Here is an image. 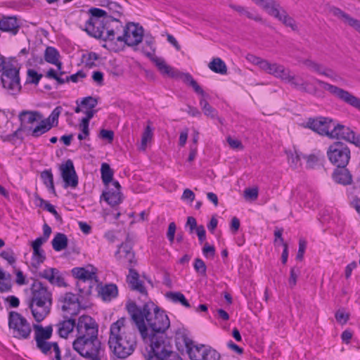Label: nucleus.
Here are the masks:
<instances>
[{"label": "nucleus", "mask_w": 360, "mask_h": 360, "mask_svg": "<svg viewBox=\"0 0 360 360\" xmlns=\"http://www.w3.org/2000/svg\"><path fill=\"white\" fill-rule=\"evenodd\" d=\"M126 309L137 327L149 350L147 360H182L179 354L166 343V330L170 326L168 316L153 302H146L141 307L129 300Z\"/></svg>", "instance_id": "obj_1"}, {"label": "nucleus", "mask_w": 360, "mask_h": 360, "mask_svg": "<svg viewBox=\"0 0 360 360\" xmlns=\"http://www.w3.org/2000/svg\"><path fill=\"white\" fill-rule=\"evenodd\" d=\"M125 319H119L110 326L108 345L115 356L126 359L134 352L137 340L136 333L125 327Z\"/></svg>", "instance_id": "obj_2"}, {"label": "nucleus", "mask_w": 360, "mask_h": 360, "mask_svg": "<svg viewBox=\"0 0 360 360\" xmlns=\"http://www.w3.org/2000/svg\"><path fill=\"white\" fill-rule=\"evenodd\" d=\"M116 259L125 266L129 271V274L127 276V282L132 290H136L142 295H147V290L143 285V283L139 280V274L134 266L137 264L135 259L134 252L132 251V241L127 235L125 242L122 243L115 252Z\"/></svg>", "instance_id": "obj_3"}, {"label": "nucleus", "mask_w": 360, "mask_h": 360, "mask_svg": "<svg viewBox=\"0 0 360 360\" xmlns=\"http://www.w3.org/2000/svg\"><path fill=\"white\" fill-rule=\"evenodd\" d=\"M31 295L27 304L34 320L39 323L50 313L52 294L41 282L35 280L30 287Z\"/></svg>", "instance_id": "obj_4"}, {"label": "nucleus", "mask_w": 360, "mask_h": 360, "mask_svg": "<svg viewBox=\"0 0 360 360\" xmlns=\"http://www.w3.org/2000/svg\"><path fill=\"white\" fill-rule=\"evenodd\" d=\"M109 27L108 38L124 42L125 45H139L144 37V29L138 22H129L123 26L117 19Z\"/></svg>", "instance_id": "obj_5"}, {"label": "nucleus", "mask_w": 360, "mask_h": 360, "mask_svg": "<svg viewBox=\"0 0 360 360\" xmlns=\"http://www.w3.org/2000/svg\"><path fill=\"white\" fill-rule=\"evenodd\" d=\"M71 271L75 278L79 279V281L77 282V286L79 293L75 295L69 292V311L71 309V305H75L77 309L82 307L84 308V302L85 296L91 294L92 285L89 284L88 288L86 289L85 287H81L82 283H84L86 281H90L91 283L92 281H98L96 275L97 269L96 268H92V270L89 271L84 267H75ZM69 313L71 316L77 314V312L75 311L72 312L69 311Z\"/></svg>", "instance_id": "obj_6"}, {"label": "nucleus", "mask_w": 360, "mask_h": 360, "mask_svg": "<svg viewBox=\"0 0 360 360\" xmlns=\"http://www.w3.org/2000/svg\"><path fill=\"white\" fill-rule=\"evenodd\" d=\"M20 127L13 134L8 136V139L14 137L18 131H26L34 137H38L48 131L51 127L48 120H44L43 115L37 111H22L19 115Z\"/></svg>", "instance_id": "obj_7"}, {"label": "nucleus", "mask_w": 360, "mask_h": 360, "mask_svg": "<svg viewBox=\"0 0 360 360\" xmlns=\"http://www.w3.org/2000/svg\"><path fill=\"white\" fill-rule=\"evenodd\" d=\"M73 349L82 357L89 360H102L105 348L98 336L76 338L72 342Z\"/></svg>", "instance_id": "obj_8"}, {"label": "nucleus", "mask_w": 360, "mask_h": 360, "mask_svg": "<svg viewBox=\"0 0 360 360\" xmlns=\"http://www.w3.org/2000/svg\"><path fill=\"white\" fill-rule=\"evenodd\" d=\"M76 329L77 338H86L98 335V325L91 316L82 315L77 320L69 317V334Z\"/></svg>", "instance_id": "obj_9"}, {"label": "nucleus", "mask_w": 360, "mask_h": 360, "mask_svg": "<svg viewBox=\"0 0 360 360\" xmlns=\"http://www.w3.org/2000/svg\"><path fill=\"white\" fill-rule=\"evenodd\" d=\"M155 64L162 75H167L172 78L181 79L186 84L192 87L197 94L202 96H205V92L190 73H184L174 70L173 68L168 65L162 58L155 59Z\"/></svg>", "instance_id": "obj_10"}, {"label": "nucleus", "mask_w": 360, "mask_h": 360, "mask_svg": "<svg viewBox=\"0 0 360 360\" xmlns=\"http://www.w3.org/2000/svg\"><path fill=\"white\" fill-rule=\"evenodd\" d=\"M117 20L115 17H107L101 19L89 18L86 22L84 30L87 34L96 39L103 41H113L114 39L108 38L109 27L113 23L112 21Z\"/></svg>", "instance_id": "obj_11"}, {"label": "nucleus", "mask_w": 360, "mask_h": 360, "mask_svg": "<svg viewBox=\"0 0 360 360\" xmlns=\"http://www.w3.org/2000/svg\"><path fill=\"white\" fill-rule=\"evenodd\" d=\"M186 352L191 360H220V354L205 345H195L194 342L188 338H184Z\"/></svg>", "instance_id": "obj_12"}, {"label": "nucleus", "mask_w": 360, "mask_h": 360, "mask_svg": "<svg viewBox=\"0 0 360 360\" xmlns=\"http://www.w3.org/2000/svg\"><path fill=\"white\" fill-rule=\"evenodd\" d=\"M316 82L323 89L328 91L338 100L360 111V98L356 96L349 91L320 79H316Z\"/></svg>", "instance_id": "obj_13"}, {"label": "nucleus", "mask_w": 360, "mask_h": 360, "mask_svg": "<svg viewBox=\"0 0 360 360\" xmlns=\"http://www.w3.org/2000/svg\"><path fill=\"white\" fill-rule=\"evenodd\" d=\"M8 326L13 330V337L18 339H27L32 332L30 324L27 319L16 311L9 313Z\"/></svg>", "instance_id": "obj_14"}, {"label": "nucleus", "mask_w": 360, "mask_h": 360, "mask_svg": "<svg viewBox=\"0 0 360 360\" xmlns=\"http://www.w3.org/2000/svg\"><path fill=\"white\" fill-rule=\"evenodd\" d=\"M350 150L340 141H335L327 150L329 161L335 166L347 165L350 160Z\"/></svg>", "instance_id": "obj_15"}, {"label": "nucleus", "mask_w": 360, "mask_h": 360, "mask_svg": "<svg viewBox=\"0 0 360 360\" xmlns=\"http://www.w3.org/2000/svg\"><path fill=\"white\" fill-rule=\"evenodd\" d=\"M335 122L333 119L326 117H309L304 127L311 129L319 135L330 139L331 128H333Z\"/></svg>", "instance_id": "obj_16"}, {"label": "nucleus", "mask_w": 360, "mask_h": 360, "mask_svg": "<svg viewBox=\"0 0 360 360\" xmlns=\"http://www.w3.org/2000/svg\"><path fill=\"white\" fill-rule=\"evenodd\" d=\"M330 139H344L356 146H360V134H356L349 127L341 124L335 123L333 128L331 129Z\"/></svg>", "instance_id": "obj_17"}, {"label": "nucleus", "mask_w": 360, "mask_h": 360, "mask_svg": "<svg viewBox=\"0 0 360 360\" xmlns=\"http://www.w3.org/2000/svg\"><path fill=\"white\" fill-rule=\"evenodd\" d=\"M1 83L6 89L19 90L20 89L19 70L16 68L7 65L1 75Z\"/></svg>", "instance_id": "obj_18"}, {"label": "nucleus", "mask_w": 360, "mask_h": 360, "mask_svg": "<svg viewBox=\"0 0 360 360\" xmlns=\"http://www.w3.org/2000/svg\"><path fill=\"white\" fill-rule=\"evenodd\" d=\"M286 82L290 84L294 88L316 97L324 98L325 96L324 93L316 86L308 82H303L302 79L296 78L295 75H291Z\"/></svg>", "instance_id": "obj_19"}, {"label": "nucleus", "mask_w": 360, "mask_h": 360, "mask_svg": "<svg viewBox=\"0 0 360 360\" xmlns=\"http://www.w3.org/2000/svg\"><path fill=\"white\" fill-rule=\"evenodd\" d=\"M267 12L269 15L278 18L286 26L291 27L292 30L296 29L293 18L287 14L286 11L280 6L278 2L273 3V6Z\"/></svg>", "instance_id": "obj_20"}, {"label": "nucleus", "mask_w": 360, "mask_h": 360, "mask_svg": "<svg viewBox=\"0 0 360 360\" xmlns=\"http://www.w3.org/2000/svg\"><path fill=\"white\" fill-rule=\"evenodd\" d=\"M41 278H44L49 281L53 285H56L59 287H65L66 283L65 277L63 274L55 268H50L45 269L39 274Z\"/></svg>", "instance_id": "obj_21"}, {"label": "nucleus", "mask_w": 360, "mask_h": 360, "mask_svg": "<svg viewBox=\"0 0 360 360\" xmlns=\"http://www.w3.org/2000/svg\"><path fill=\"white\" fill-rule=\"evenodd\" d=\"M20 25L15 16H2L0 18V30L16 35L19 32Z\"/></svg>", "instance_id": "obj_22"}, {"label": "nucleus", "mask_w": 360, "mask_h": 360, "mask_svg": "<svg viewBox=\"0 0 360 360\" xmlns=\"http://www.w3.org/2000/svg\"><path fill=\"white\" fill-rule=\"evenodd\" d=\"M347 166H338L334 169L332 178L335 183L343 186L350 185L352 183V175L347 168Z\"/></svg>", "instance_id": "obj_23"}, {"label": "nucleus", "mask_w": 360, "mask_h": 360, "mask_svg": "<svg viewBox=\"0 0 360 360\" xmlns=\"http://www.w3.org/2000/svg\"><path fill=\"white\" fill-rule=\"evenodd\" d=\"M112 186L115 189L112 188L108 191L103 192L101 198L103 197L110 205L115 206L121 203L122 193H121V186L117 181H112Z\"/></svg>", "instance_id": "obj_24"}, {"label": "nucleus", "mask_w": 360, "mask_h": 360, "mask_svg": "<svg viewBox=\"0 0 360 360\" xmlns=\"http://www.w3.org/2000/svg\"><path fill=\"white\" fill-rule=\"evenodd\" d=\"M330 11L334 16L352 27L360 33V20L353 18L349 14L337 7H333Z\"/></svg>", "instance_id": "obj_25"}, {"label": "nucleus", "mask_w": 360, "mask_h": 360, "mask_svg": "<svg viewBox=\"0 0 360 360\" xmlns=\"http://www.w3.org/2000/svg\"><path fill=\"white\" fill-rule=\"evenodd\" d=\"M33 328L36 342L48 340L51 338L53 333L52 326L43 327L41 325L34 324Z\"/></svg>", "instance_id": "obj_26"}, {"label": "nucleus", "mask_w": 360, "mask_h": 360, "mask_svg": "<svg viewBox=\"0 0 360 360\" xmlns=\"http://www.w3.org/2000/svg\"><path fill=\"white\" fill-rule=\"evenodd\" d=\"M36 345L37 348L44 354H48L53 347L56 354L55 357L56 360H60V352L57 342H47V340H44L36 342Z\"/></svg>", "instance_id": "obj_27"}, {"label": "nucleus", "mask_w": 360, "mask_h": 360, "mask_svg": "<svg viewBox=\"0 0 360 360\" xmlns=\"http://www.w3.org/2000/svg\"><path fill=\"white\" fill-rule=\"evenodd\" d=\"M307 158V167L309 169H315L322 165L324 161L325 157L320 152L316 154H310L308 156H304Z\"/></svg>", "instance_id": "obj_28"}, {"label": "nucleus", "mask_w": 360, "mask_h": 360, "mask_svg": "<svg viewBox=\"0 0 360 360\" xmlns=\"http://www.w3.org/2000/svg\"><path fill=\"white\" fill-rule=\"evenodd\" d=\"M59 53L52 46H47L44 53L45 60L49 63L56 65L60 68V63L58 60Z\"/></svg>", "instance_id": "obj_29"}, {"label": "nucleus", "mask_w": 360, "mask_h": 360, "mask_svg": "<svg viewBox=\"0 0 360 360\" xmlns=\"http://www.w3.org/2000/svg\"><path fill=\"white\" fill-rule=\"evenodd\" d=\"M101 179L104 185L108 186L112 182L114 171L109 164L103 162L101 167Z\"/></svg>", "instance_id": "obj_30"}, {"label": "nucleus", "mask_w": 360, "mask_h": 360, "mask_svg": "<svg viewBox=\"0 0 360 360\" xmlns=\"http://www.w3.org/2000/svg\"><path fill=\"white\" fill-rule=\"evenodd\" d=\"M51 243L54 250L61 251L68 245V238L65 234L58 233L54 236Z\"/></svg>", "instance_id": "obj_31"}, {"label": "nucleus", "mask_w": 360, "mask_h": 360, "mask_svg": "<svg viewBox=\"0 0 360 360\" xmlns=\"http://www.w3.org/2000/svg\"><path fill=\"white\" fill-rule=\"evenodd\" d=\"M208 97V95L205 93V96H201V98L200 99V105L204 112V114L210 117L212 119H214L217 117V110L212 108L207 101L206 100V98Z\"/></svg>", "instance_id": "obj_32"}, {"label": "nucleus", "mask_w": 360, "mask_h": 360, "mask_svg": "<svg viewBox=\"0 0 360 360\" xmlns=\"http://www.w3.org/2000/svg\"><path fill=\"white\" fill-rule=\"evenodd\" d=\"M209 68L214 72L221 75L226 74L227 68L225 63L220 58H214L208 65Z\"/></svg>", "instance_id": "obj_33"}, {"label": "nucleus", "mask_w": 360, "mask_h": 360, "mask_svg": "<svg viewBox=\"0 0 360 360\" xmlns=\"http://www.w3.org/2000/svg\"><path fill=\"white\" fill-rule=\"evenodd\" d=\"M100 293L104 300H110L117 297L118 293L117 287L113 283L107 284L101 288Z\"/></svg>", "instance_id": "obj_34"}, {"label": "nucleus", "mask_w": 360, "mask_h": 360, "mask_svg": "<svg viewBox=\"0 0 360 360\" xmlns=\"http://www.w3.org/2000/svg\"><path fill=\"white\" fill-rule=\"evenodd\" d=\"M166 297L167 298L170 299L173 302H175V303L179 302L186 308L191 307V304H189L188 300L186 299L184 294H182L180 292H167Z\"/></svg>", "instance_id": "obj_35"}, {"label": "nucleus", "mask_w": 360, "mask_h": 360, "mask_svg": "<svg viewBox=\"0 0 360 360\" xmlns=\"http://www.w3.org/2000/svg\"><path fill=\"white\" fill-rule=\"evenodd\" d=\"M231 8L237 11L241 15H245L250 19H252L255 21L261 20L259 15L255 13H252L247 10L246 8L238 6V5H230Z\"/></svg>", "instance_id": "obj_36"}, {"label": "nucleus", "mask_w": 360, "mask_h": 360, "mask_svg": "<svg viewBox=\"0 0 360 360\" xmlns=\"http://www.w3.org/2000/svg\"><path fill=\"white\" fill-rule=\"evenodd\" d=\"M41 178L44 184L46 186L49 190L55 193V188L53 185V177L51 170H44L41 173Z\"/></svg>", "instance_id": "obj_37"}, {"label": "nucleus", "mask_w": 360, "mask_h": 360, "mask_svg": "<svg viewBox=\"0 0 360 360\" xmlns=\"http://www.w3.org/2000/svg\"><path fill=\"white\" fill-rule=\"evenodd\" d=\"M262 70L265 71L268 74L276 77L277 75L278 74V68H280L281 65H279L278 63H271L266 60L265 62H263V63H262Z\"/></svg>", "instance_id": "obj_38"}, {"label": "nucleus", "mask_w": 360, "mask_h": 360, "mask_svg": "<svg viewBox=\"0 0 360 360\" xmlns=\"http://www.w3.org/2000/svg\"><path fill=\"white\" fill-rule=\"evenodd\" d=\"M78 185V176L72 160H69V187L76 188Z\"/></svg>", "instance_id": "obj_39"}, {"label": "nucleus", "mask_w": 360, "mask_h": 360, "mask_svg": "<svg viewBox=\"0 0 360 360\" xmlns=\"http://www.w3.org/2000/svg\"><path fill=\"white\" fill-rule=\"evenodd\" d=\"M45 255L42 249H33L32 265L37 267L45 260Z\"/></svg>", "instance_id": "obj_40"}, {"label": "nucleus", "mask_w": 360, "mask_h": 360, "mask_svg": "<svg viewBox=\"0 0 360 360\" xmlns=\"http://www.w3.org/2000/svg\"><path fill=\"white\" fill-rule=\"evenodd\" d=\"M153 136L152 129L150 126H147L141 136V143L139 150L144 151L146 148L147 143L151 140Z\"/></svg>", "instance_id": "obj_41"}, {"label": "nucleus", "mask_w": 360, "mask_h": 360, "mask_svg": "<svg viewBox=\"0 0 360 360\" xmlns=\"http://www.w3.org/2000/svg\"><path fill=\"white\" fill-rule=\"evenodd\" d=\"M82 58L84 59L86 66L93 68L96 66L95 61L99 58L98 54L94 52H89L86 54H83Z\"/></svg>", "instance_id": "obj_42"}, {"label": "nucleus", "mask_w": 360, "mask_h": 360, "mask_svg": "<svg viewBox=\"0 0 360 360\" xmlns=\"http://www.w3.org/2000/svg\"><path fill=\"white\" fill-rule=\"evenodd\" d=\"M101 6H106L109 11H110L112 13L117 14V16H121L122 15V7L115 2L104 0V2L101 4Z\"/></svg>", "instance_id": "obj_43"}, {"label": "nucleus", "mask_w": 360, "mask_h": 360, "mask_svg": "<svg viewBox=\"0 0 360 360\" xmlns=\"http://www.w3.org/2000/svg\"><path fill=\"white\" fill-rule=\"evenodd\" d=\"M303 64H304L307 68L314 70V72L322 75L325 68L323 67L321 64L317 63L311 60L306 59L302 61Z\"/></svg>", "instance_id": "obj_44"}, {"label": "nucleus", "mask_w": 360, "mask_h": 360, "mask_svg": "<svg viewBox=\"0 0 360 360\" xmlns=\"http://www.w3.org/2000/svg\"><path fill=\"white\" fill-rule=\"evenodd\" d=\"M89 123L80 121L79 129L81 131L77 136V139L80 141L86 139L89 136Z\"/></svg>", "instance_id": "obj_45"}, {"label": "nucleus", "mask_w": 360, "mask_h": 360, "mask_svg": "<svg viewBox=\"0 0 360 360\" xmlns=\"http://www.w3.org/2000/svg\"><path fill=\"white\" fill-rule=\"evenodd\" d=\"M80 104L88 110L94 109L98 104V99L92 96H87L80 101Z\"/></svg>", "instance_id": "obj_46"}, {"label": "nucleus", "mask_w": 360, "mask_h": 360, "mask_svg": "<svg viewBox=\"0 0 360 360\" xmlns=\"http://www.w3.org/2000/svg\"><path fill=\"white\" fill-rule=\"evenodd\" d=\"M194 269L200 275H205L207 266L204 261L200 258H196L193 264Z\"/></svg>", "instance_id": "obj_47"}, {"label": "nucleus", "mask_w": 360, "mask_h": 360, "mask_svg": "<svg viewBox=\"0 0 360 360\" xmlns=\"http://www.w3.org/2000/svg\"><path fill=\"white\" fill-rule=\"evenodd\" d=\"M41 77L42 75L38 74L33 69H29L27 70V82L30 83L37 84Z\"/></svg>", "instance_id": "obj_48"}, {"label": "nucleus", "mask_w": 360, "mask_h": 360, "mask_svg": "<svg viewBox=\"0 0 360 360\" xmlns=\"http://www.w3.org/2000/svg\"><path fill=\"white\" fill-rule=\"evenodd\" d=\"M68 320L64 319L60 321L56 326L58 327V334L60 337L63 338H68Z\"/></svg>", "instance_id": "obj_49"}, {"label": "nucleus", "mask_w": 360, "mask_h": 360, "mask_svg": "<svg viewBox=\"0 0 360 360\" xmlns=\"http://www.w3.org/2000/svg\"><path fill=\"white\" fill-rule=\"evenodd\" d=\"M89 13L91 15L90 18H95L96 19H101V18H104L108 17L107 15L106 11L98 8H91L89 10Z\"/></svg>", "instance_id": "obj_50"}, {"label": "nucleus", "mask_w": 360, "mask_h": 360, "mask_svg": "<svg viewBox=\"0 0 360 360\" xmlns=\"http://www.w3.org/2000/svg\"><path fill=\"white\" fill-rule=\"evenodd\" d=\"M335 317L338 323L344 325L348 321L349 314L346 313L343 309H339L336 311Z\"/></svg>", "instance_id": "obj_51"}, {"label": "nucleus", "mask_w": 360, "mask_h": 360, "mask_svg": "<svg viewBox=\"0 0 360 360\" xmlns=\"http://www.w3.org/2000/svg\"><path fill=\"white\" fill-rule=\"evenodd\" d=\"M0 256L6 260L9 264L13 265L15 263L16 259L15 257L14 253L11 250H6L2 251L0 253Z\"/></svg>", "instance_id": "obj_52"}, {"label": "nucleus", "mask_w": 360, "mask_h": 360, "mask_svg": "<svg viewBox=\"0 0 360 360\" xmlns=\"http://www.w3.org/2000/svg\"><path fill=\"white\" fill-rule=\"evenodd\" d=\"M299 273L300 271L298 269H296L295 267L291 268L288 279V283L290 288H293L296 285Z\"/></svg>", "instance_id": "obj_53"}, {"label": "nucleus", "mask_w": 360, "mask_h": 360, "mask_svg": "<svg viewBox=\"0 0 360 360\" xmlns=\"http://www.w3.org/2000/svg\"><path fill=\"white\" fill-rule=\"evenodd\" d=\"M61 177L63 180L64 188H68V161L63 162L59 166Z\"/></svg>", "instance_id": "obj_54"}, {"label": "nucleus", "mask_w": 360, "mask_h": 360, "mask_svg": "<svg viewBox=\"0 0 360 360\" xmlns=\"http://www.w3.org/2000/svg\"><path fill=\"white\" fill-rule=\"evenodd\" d=\"M133 47H134V50L135 51H141L146 56L149 58L150 59V60L153 61L154 63H155V59L160 58L155 56V49H152V51L150 52V51H146L145 50L144 46H133Z\"/></svg>", "instance_id": "obj_55"}, {"label": "nucleus", "mask_w": 360, "mask_h": 360, "mask_svg": "<svg viewBox=\"0 0 360 360\" xmlns=\"http://www.w3.org/2000/svg\"><path fill=\"white\" fill-rule=\"evenodd\" d=\"M291 75V72L288 68H284V66L281 65L280 68H278V74L276 77L281 79L283 81H286Z\"/></svg>", "instance_id": "obj_56"}, {"label": "nucleus", "mask_w": 360, "mask_h": 360, "mask_svg": "<svg viewBox=\"0 0 360 360\" xmlns=\"http://www.w3.org/2000/svg\"><path fill=\"white\" fill-rule=\"evenodd\" d=\"M307 243L303 239H300L299 240V248L296 255V259L299 261H302L304 257V254L306 250Z\"/></svg>", "instance_id": "obj_57"}, {"label": "nucleus", "mask_w": 360, "mask_h": 360, "mask_svg": "<svg viewBox=\"0 0 360 360\" xmlns=\"http://www.w3.org/2000/svg\"><path fill=\"white\" fill-rule=\"evenodd\" d=\"M258 196V189L257 188H247L244 191V197L245 199L255 200Z\"/></svg>", "instance_id": "obj_58"}, {"label": "nucleus", "mask_w": 360, "mask_h": 360, "mask_svg": "<svg viewBox=\"0 0 360 360\" xmlns=\"http://www.w3.org/2000/svg\"><path fill=\"white\" fill-rule=\"evenodd\" d=\"M257 6L262 7L266 11L272 6L273 3H276L274 0H252Z\"/></svg>", "instance_id": "obj_59"}, {"label": "nucleus", "mask_w": 360, "mask_h": 360, "mask_svg": "<svg viewBox=\"0 0 360 360\" xmlns=\"http://www.w3.org/2000/svg\"><path fill=\"white\" fill-rule=\"evenodd\" d=\"M226 141L231 148L238 150L243 149V146L240 141L233 139L230 136L226 138Z\"/></svg>", "instance_id": "obj_60"}, {"label": "nucleus", "mask_w": 360, "mask_h": 360, "mask_svg": "<svg viewBox=\"0 0 360 360\" xmlns=\"http://www.w3.org/2000/svg\"><path fill=\"white\" fill-rule=\"evenodd\" d=\"M246 59L250 63L258 65L261 69L262 68V63L266 61V60H264L260 57H257L253 54L250 53L247 54Z\"/></svg>", "instance_id": "obj_61"}, {"label": "nucleus", "mask_w": 360, "mask_h": 360, "mask_svg": "<svg viewBox=\"0 0 360 360\" xmlns=\"http://www.w3.org/2000/svg\"><path fill=\"white\" fill-rule=\"evenodd\" d=\"M12 285L11 282V278L6 279L0 280V292H8L11 290Z\"/></svg>", "instance_id": "obj_62"}, {"label": "nucleus", "mask_w": 360, "mask_h": 360, "mask_svg": "<svg viewBox=\"0 0 360 360\" xmlns=\"http://www.w3.org/2000/svg\"><path fill=\"white\" fill-rule=\"evenodd\" d=\"M202 253L206 257H214L215 255V248L213 245L206 243L202 248Z\"/></svg>", "instance_id": "obj_63"}, {"label": "nucleus", "mask_w": 360, "mask_h": 360, "mask_svg": "<svg viewBox=\"0 0 360 360\" xmlns=\"http://www.w3.org/2000/svg\"><path fill=\"white\" fill-rule=\"evenodd\" d=\"M99 136L101 139H106L110 143H111L114 139V132L112 130L101 129L99 133Z\"/></svg>", "instance_id": "obj_64"}]
</instances>
